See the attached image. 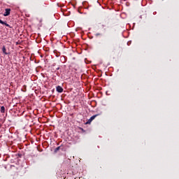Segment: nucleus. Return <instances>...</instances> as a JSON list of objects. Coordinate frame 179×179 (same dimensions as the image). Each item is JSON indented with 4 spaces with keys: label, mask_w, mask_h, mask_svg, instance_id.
<instances>
[{
    "label": "nucleus",
    "mask_w": 179,
    "mask_h": 179,
    "mask_svg": "<svg viewBox=\"0 0 179 179\" xmlns=\"http://www.w3.org/2000/svg\"><path fill=\"white\" fill-rule=\"evenodd\" d=\"M99 115H100V114H96V115H94L93 116H92L87 122H86V124H92V122L96 117H99Z\"/></svg>",
    "instance_id": "nucleus-1"
},
{
    "label": "nucleus",
    "mask_w": 179,
    "mask_h": 179,
    "mask_svg": "<svg viewBox=\"0 0 179 179\" xmlns=\"http://www.w3.org/2000/svg\"><path fill=\"white\" fill-rule=\"evenodd\" d=\"M3 16H9L10 15V8H6Z\"/></svg>",
    "instance_id": "nucleus-2"
},
{
    "label": "nucleus",
    "mask_w": 179,
    "mask_h": 179,
    "mask_svg": "<svg viewBox=\"0 0 179 179\" xmlns=\"http://www.w3.org/2000/svg\"><path fill=\"white\" fill-rule=\"evenodd\" d=\"M56 90H57V92H58V93H62V92H64V88H62V87L58 85L56 87Z\"/></svg>",
    "instance_id": "nucleus-3"
},
{
    "label": "nucleus",
    "mask_w": 179,
    "mask_h": 179,
    "mask_svg": "<svg viewBox=\"0 0 179 179\" xmlns=\"http://www.w3.org/2000/svg\"><path fill=\"white\" fill-rule=\"evenodd\" d=\"M0 23H1V24H3L4 26L9 27L10 29H12V27H10V25H9L8 23H6V22L2 21V20H0Z\"/></svg>",
    "instance_id": "nucleus-4"
},
{
    "label": "nucleus",
    "mask_w": 179,
    "mask_h": 179,
    "mask_svg": "<svg viewBox=\"0 0 179 179\" xmlns=\"http://www.w3.org/2000/svg\"><path fill=\"white\" fill-rule=\"evenodd\" d=\"M2 51L5 55H8V52H6V48H5V46H3Z\"/></svg>",
    "instance_id": "nucleus-5"
},
{
    "label": "nucleus",
    "mask_w": 179,
    "mask_h": 179,
    "mask_svg": "<svg viewBox=\"0 0 179 179\" xmlns=\"http://www.w3.org/2000/svg\"><path fill=\"white\" fill-rule=\"evenodd\" d=\"M1 113L2 114H5V106H1Z\"/></svg>",
    "instance_id": "nucleus-6"
},
{
    "label": "nucleus",
    "mask_w": 179,
    "mask_h": 179,
    "mask_svg": "<svg viewBox=\"0 0 179 179\" xmlns=\"http://www.w3.org/2000/svg\"><path fill=\"white\" fill-rule=\"evenodd\" d=\"M59 149H61V146L56 148L55 152H57L58 150H59Z\"/></svg>",
    "instance_id": "nucleus-7"
},
{
    "label": "nucleus",
    "mask_w": 179,
    "mask_h": 179,
    "mask_svg": "<svg viewBox=\"0 0 179 179\" xmlns=\"http://www.w3.org/2000/svg\"><path fill=\"white\" fill-rule=\"evenodd\" d=\"M95 36H96V37H98V36H101V34L97 33V34H95Z\"/></svg>",
    "instance_id": "nucleus-8"
},
{
    "label": "nucleus",
    "mask_w": 179,
    "mask_h": 179,
    "mask_svg": "<svg viewBox=\"0 0 179 179\" xmlns=\"http://www.w3.org/2000/svg\"><path fill=\"white\" fill-rule=\"evenodd\" d=\"M0 128H1V125H0Z\"/></svg>",
    "instance_id": "nucleus-9"
}]
</instances>
